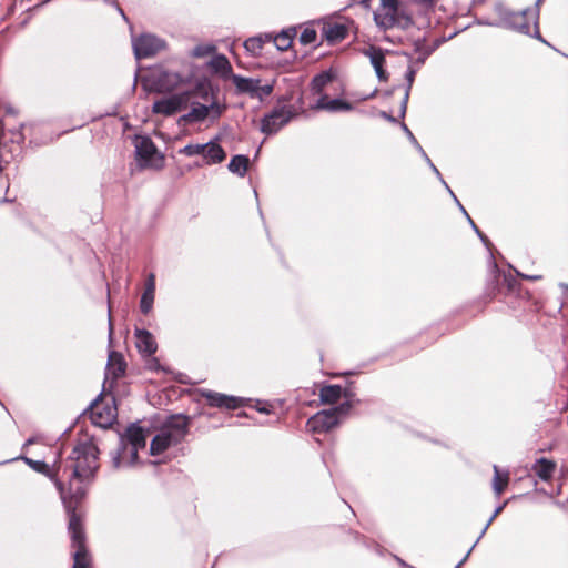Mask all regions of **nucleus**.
<instances>
[{"instance_id": "obj_28", "label": "nucleus", "mask_w": 568, "mask_h": 568, "mask_svg": "<svg viewBox=\"0 0 568 568\" xmlns=\"http://www.w3.org/2000/svg\"><path fill=\"white\" fill-rule=\"evenodd\" d=\"M293 34L291 31H284L274 38L276 48L284 51L291 47Z\"/></svg>"}, {"instance_id": "obj_42", "label": "nucleus", "mask_w": 568, "mask_h": 568, "mask_svg": "<svg viewBox=\"0 0 568 568\" xmlns=\"http://www.w3.org/2000/svg\"><path fill=\"white\" fill-rule=\"evenodd\" d=\"M501 510V507L497 508L494 516H496Z\"/></svg>"}, {"instance_id": "obj_20", "label": "nucleus", "mask_w": 568, "mask_h": 568, "mask_svg": "<svg viewBox=\"0 0 568 568\" xmlns=\"http://www.w3.org/2000/svg\"><path fill=\"white\" fill-rule=\"evenodd\" d=\"M125 438L128 440L129 446L135 447V448H144L146 444V436L143 432V429L136 425H131L126 429Z\"/></svg>"}, {"instance_id": "obj_35", "label": "nucleus", "mask_w": 568, "mask_h": 568, "mask_svg": "<svg viewBox=\"0 0 568 568\" xmlns=\"http://www.w3.org/2000/svg\"><path fill=\"white\" fill-rule=\"evenodd\" d=\"M541 276L539 275H531V276H527V278H530V280H539Z\"/></svg>"}, {"instance_id": "obj_16", "label": "nucleus", "mask_w": 568, "mask_h": 568, "mask_svg": "<svg viewBox=\"0 0 568 568\" xmlns=\"http://www.w3.org/2000/svg\"><path fill=\"white\" fill-rule=\"evenodd\" d=\"M210 68L223 80H233L235 75L227 58L223 54L215 55L210 61Z\"/></svg>"}, {"instance_id": "obj_5", "label": "nucleus", "mask_w": 568, "mask_h": 568, "mask_svg": "<svg viewBox=\"0 0 568 568\" xmlns=\"http://www.w3.org/2000/svg\"><path fill=\"white\" fill-rule=\"evenodd\" d=\"M142 87L148 92H170L184 84L183 78L163 68H153L142 77Z\"/></svg>"}, {"instance_id": "obj_25", "label": "nucleus", "mask_w": 568, "mask_h": 568, "mask_svg": "<svg viewBox=\"0 0 568 568\" xmlns=\"http://www.w3.org/2000/svg\"><path fill=\"white\" fill-rule=\"evenodd\" d=\"M494 471L493 489L495 494L499 496L509 483V474L507 471L501 473L497 466H494Z\"/></svg>"}, {"instance_id": "obj_36", "label": "nucleus", "mask_w": 568, "mask_h": 568, "mask_svg": "<svg viewBox=\"0 0 568 568\" xmlns=\"http://www.w3.org/2000/svg\"><path fill=\"white\" fill-rule=\"evenodd\" d=\"M258 410L262 413H268V409L265 406L258 407Z\"/></svg>"}, {"instance_id": "obj_6", "label": "nucleus", "mask_w": 568, "mask_h": 568, "mask_svg": "<svg viewBox=\"0 0 568 568\" xmlns=\"http://www.w3.org/2000/svg\"><path fill=\"white\" fill-rule=\"evenodd\" d=\"M69 514V530L72 538V545L75 548L73 554V568H89L91 559L84 546V534L81 524V517L77 511Z\"/></svg>"}, {"instance_id": "obj_2", "label": "nucleus", "mask_w": 568, "mask_h": 568, "mask_svg": "<svg viewBox=\"0 0 568 568\" xmlns=\"http://www.w3.org/2000/svg\"><path fill=\"white\" fill-rule=\"evenodd\" d=\"M98 454L97 446L91 442L75 446L69 457L68 467L72 470L69 490L65 491L61 481L55 480L68 513L75 511V506L85 496L82 483L90 479L98 469Z\"/></svg>"}, {"instance_id": "obj_3", "label": "nucleus", "mask_w": 568, "mask_h": 568, "mask_svg": "<svg viewBox=\"0 0 568 568\" xmlns=\"http://www.w3.org/2000/svg\"><path fill=\"white\" fill-rule=\"evenodd\" d=\"M374 20L383 30L394 27L406 28L412 23L409 16L397 0H381V6L374 12Z\"/></svg>"}, {"instance_id": "obj_33", "label": "nucleus", "mask_w": 568, "mask_h": 568, "mask_svg": "<svg viewBox=\"0 0 568 568\" xmlns=\"http://www.w3.org/2000/svg\"><path fill=\"white\" fill-rule=\"evenodd\" d=\"M300 40L304 44L313 43L316 40V32H315V30H313V29H305L302 32V34L300 37Z\"/></svg>"}, {"instance_id": "obj_17", "label": "nucleus", "mask_w": 568, "mask_h": 568, "mask_svg": "<svg viewBox=\"0 0 568 568\" xmlns=\"http://www.w3.org/2000/svg\"><path fill=\"white\" fill-rule=\"evenodd\" d=\"M135 344L140 353L145 355H152L156 351V343L154 337L148 332L143 329H138L135 332Z\"/></svg>"}, {"instance_id": "obj_7", "label": "nucleus", "mask_w": 568, "mask_h": 568, "mask_svg": "<svg viewBox=\"0 0 568 568\" xmlns=\"http://www.w3.org/2000/svg\"><path fill=\"white\" fill-rule=\"evenodd\" d=\"M134 146L136 160L142 168L160 169L163 166L164 158L156 150L152 140L148 136H135Z\"/></svg>"}, {"instance_id": "obj_4", "label": "nucleus", "mask_w": 568, "mask_h": 568, "mask_svg": "<svg viewBox=\"0 0 568 568\" xmlns=\"http://www.w3.org/2000/svg\"><path fill=\"white\" fill-rule=\"evenodd\" d=\"M187 419L184 416H172L161 433L151 443V454L158 455L164 452L173 443H178L185 434Z\"/></svg>"}, {"instance_id": "obj_26", "label": "nucleus", "mask_w": 568, "mask_h": 568, "mask_svg": "<svg viewBox=\"0 0 568 568\" xmlns=\"http://www.w3.org/2000/svg\"><path fill=\"white\" fill-rule=\"evenodd\" d=\"M556 465L547 459H539L534 469L536 474L544 480L549 479L552 476Z\"/></svg>"}, {"instance_id": "obj_23", "label": "nucleus", "mask_w": 568, "mask_h": 568, "mask_svg": "<svg viewBox=\"0 0 568 568\" xmlns=\"http://www.w3.org/2000/svg\"><path fill=\"white\" fill-rule=\"evenodd\" d=\"M342 396V387L338 385H327L322 387L320 397L325 404H334Z\"/></svg>"}, {"instance_id": "obj_11", "label": "nucleus", "mask_w": 568, "mask_h": 568, "mask_svg": "<svg viewBox=\"0 0 568 568\" xmlns=\"http://www.w3.org/2000/svg\"><path fill=\"white\" fill-rule=\"evenodd\" d=\"M164 48V41L152 34H143L133 39V50L138 59L152 57Z\"/></svg>"}, {"instance_id": "obj_14", "label": "nucleus", "mask_w": 568, "mask_h": 568, "mask_svg": "<svg viewBox=\"0 0 568 568\" xmlns=\"http://www.w3.org/2000/svg\"><path fill=\"white\" fill-rule=\"evenodd\" d=\"M115 408L104 405L103 403H95L91 408V419L100 427L110 426L115 419Z\"/></svg>"}, {"instance_id": "obj_21", "label": "nucleus", "mask_w": 568, "mask_h": 568, "mask_svg": "<svg viewBox=\"0 0 568 568\" xmlns=\"http://www.w3.org/2000/svg\"><path fill=\"white\" fill-rule=\"evenodd\" d=\"M125 371V363L121 354L116 352H111L109 355L108 363V372L113 375V377L121 376Z\"/></svg>"}, {"instance_id": "obj_38", "label": "nucleus", "mask_w": 568, "mask_h": 568, "mask_svg": "<svg viewBox=\"0 0 568 568\" xmlns=\"http://www.w3.org/2000/svg\"><path fill=\"white\" fill-rule=\"evenodd\" d=\"M471 226H473V227H475V231H476V232H479V229H478V227H476V224H475V223H471Z\"/></svg>"}, {"instance_id": "obj_8", "label": "nucleus", "mask_w": 568, "mask_h": 568, "mask_svg": "<svg viewBox=\"0 0 568 568\" xmlns=\"http://www.w3.org/2000/svg\"><path fill=\"white\" fill-rule=\"evenodd\" d=\"M180 153L186 156L201 155L204 164L212 165L225 160L226 153L216 140L204 144L191 143L185 145Z\"/></svg>"}, {"instance_id": "obj_39", "label": "nucleus", "mask_w": 568, "mask_h": 568, "mask_svg": "<svg viewBox=\"0 0 568 568\" xmlns=\"http://www.w3.org/2000/svg\"><path fill=\"white\" fill-rule=\"evenodd\" d=\"M471 226H473V227H475V231H476V232H479V229H478V227H476V224H475V223H471Z\"/></svg>"}, {"instance_id": "obj_1", "label": "nucleus", "mask_w": 568, "mask_h": 568, "mask_svg": "<svg viewBox=\"0 0 568 568\" xmlns=\"http://www.w3.org/2000/svg\"><path fill=\"white\" fill-rule=\"evenodd\" d=\"M189 105H191L190 112L182 116L187 123L202 122L206 119L215 121L225 110V105L217 101L211 82L201 79L182 92L155 101L152 111L170 116L185 110Z\"/></svg>"}, {"instance_id": "obj_22", "label": "nucleus", "mask_w": 568, "mask_h": 568, "mask_svg": "<svg viewBox=\"0 0 568 568\" xmlns=\"http://www.w3.org/2000/svg\"><path fill=\"white\" fill-rule=\"evenodd\" d=\"M317 109H324L328 111H342V110H349L351 105L347 102H344L342 100L335 99V100H328L327 97H322L316 103Z\"/></svg>"}, {"instance_id": "obj_41", "label": "nucleus", "mask_w": 568, "mask_h": 568, "mask_svg": "<svg viewBox=\"0 0 568 568\" xmlns=\"http://www.w3.org/2000/svg\"><path fill=\"white\" fill-rule=\"evenodd\" d=\"M109 320L111 321L110 317H109ZM112 331H113V327H112V324L110 323V335L112 334Z\"/></svg>"}, {"instance_id": "obj_40", "label": "nucleus", "mask_w": 568, "mask_h": 568, "mask_svg": "<svg viewBox=\"0 0 568 568\" xmlns=\"http://www.w3.org/2000/svg\"><path fill=\"white\" fill-rule=\"evenodd\" d=\"M471 226H473V227H475V231H476V232H479V229H478V227H476V224H475V223H471Z\"/></svg>"}, {"instance_id": "obj_32", "label": "nucleus", "mask_w": 568, "mask_h": 568, "mask_svg": "<svg viewBox=\"0 0 568 568\" xmlns=\"http://www.w3.org/2000/svg\"><path fill=\"white\" fill-rule=\"evenodd\" d=\"M154 293L144 292L141 297L140 307L144 314H148L153 305Z\"/></svg>"}, {"instance_id": "obj_29", "label": "nucleus", "mask_w": 568, "mask_h": 568, "mask_svg": "<svg viewBox=\"0 0 568 568\" xmlns=\"http://www.w3.org/2000/svg\"><path fill=\"white\" fill-rule=\"evenodd\" d=\"M24 462L32 468L34 469L38 473H41L48 477H51L53 478L54 475L52 474L50 467L48 464H45L44 462H40V460H33V459H30V458H24Z\"/></svg>"}, {"instance_id": "obj_9", "label": "nucleus", "mask_w": 568, "mask_h": 568, "mask_svg": "<svg viewBox=\"0 0 568 568\" xmlns=\"http://www.w3.org/2000/svg\"><path fill=\"white\" fill-rule=\"evenodd\" d=\"M232 82L237 94H247L260 100L268 97L274 89V81L262 83L260 79L244 78L237 74L233 77Z\"/></svg>"}, {"instance_id": "obj_34", "label": "nucleus", "mask_w": 568, "mask_h": 568, "mask_svg": "<svg viewBox=\"0 0 568 568\" xmlns=\"http://www.w3.org/2000/svg\"><path fill=\"white\" fill-rule=\"evenodd\" d=\"M144 292L154 293L155 292V276L154 274H150L146 282V287Z\"/></svg>"}, {"instance_id": "obj_43", "label": "nucleus", "mask_w": 568, "mask_h": 568, "mask_svg": "<svg viewBox=\"0 0 568 568\" xmlns=\"http://www.w3.org/2000/svg\"><path fill=\"white\" fill-rule=\"evenodd\" d=\"M407 98H408V93L405 94V100H404V103H406L407 101Z\"/></svg>"}, {"instance_id": "obj_37", "label": "nucleus", "mask_w": 568, "mask_h": 568, "mask_svg": "<svg viewBox=\"0 0 568 568\" xmlns=\"http://www.w3.org/2000/svg\"><path fill=\"white\" fill-rule=\"evenodd\" d=\"M471 226H473V227H475V231H476V232H479V229H478V227H476V224H475V223H471Z\"/></svg>"}, {"instance_id": "obj_31", "label": "nucleus", "mask_w": 568, "mask_h": 568, "mask_svg": "<svg viewBox=\"0 0 568 568\" xmlns=\"http://www.w3.org/2000/svg\"><path fill=\"white\" fill-rule=\"evenodd\" d=\"M245 49L254 55H257L263 47V40L261 37L250 38L244 42Z\"/></svg>"}, {"instance_id": "obj_44", "label": "nucleus", "mask_w": 568, "mask_h": 568, "mask_svg": "<svg viewBox=\"0 0 568 568\" xmlns=\"http://www.w3.org/2000/svg\"><path fill=\"white\" fill-rule=\"evenodd\" d=\"M361 2H363V3H364V2H366V0H361Z\"/></svg>"}, {"instance_id": "obj_18", "label": "nucleus", "mask_w": 568, "mask_h": 568, "mask_svg": "<svg viewBox=\"0 0 568 568\" xmlns=\"http://www.w3.org/2000/svg\"><path fill=\"white\" fill-rule=\"evenodd\" d=\"M323 32L328 41L338 42L346 38L348 28L343 22H327L323 27Z\"/></svg>"}, {"instance_id": "obj_24", "label": "nucleus", "mask_w": 568, "mask_h": 568, "mask_svg": "<svg viewBox=\"0 0 568 568\" xmlns=\"http://www.w3.org/2000/svg\"><path fill=\"white\" fill-rule=\"evenodd\" d=\"M248 166V158L245 155H235L229 163V170L240 176H244Z\"/></svg>"}, {"instance_id": "obj_12", "label": "nucleus", "mask_w": 568, "mask_h": 568, "mask_svg": "<svg viewBox=\"0 0 568 568\" xmlns=\"http://www.w3.org/2000/svg\"><path fill=\"white\" fill-rule=\"evenodd\" d=\"M363 53L369 58V61L375 69L376 75L379 80L386 81L388 75L386 70L384 69V64L386 61V53L381 48L369 45L368 48L364 49Z\"/></svg>"}, {"instance_id": "obj_19", "label": "nucleus", "mask_w": 568, "mask_h": 568, "mask_svg": "<svg viewBox=\"0 0 568 568\" xmlns=\"http://www.w3.org/2000/svg\"><path fill=\"white\" fill-rule=\"evenodd\" d=\"M139 449L140 448L123 445L121 452L116 457L113 458L114 467H120L122 465H133L138 459Z\"/></svg>"}, {"instance_id": "obj_30", "label": "nucleus", "mask_w": 568, "mask_h": 568, "mask_svg": "<svg viewBox=\"0 0 568 568\" xmlns=\"http://www.w3.org/2000/svg\"><path fill=\"white\" fill-rule=\"evenodd\" d=\"M215 49L216 48L213 44L201 43V44L195 45L192 49L191 55L193 58H204V57H207V55L212 54L215 51Z\"/></svg>"}, {"instance_id": "obj_13", "label": "nucleus", "mask_w": 568, "mask_h": 568, "mask_svg": "<svg viewBox=\"0 0 568 568\" xmlns=\"http://www.w3.org/2000/svg\"><path fill=\"white\" fill-rule=\"evenodd\" d=\"M203 396L209 404L214 407L235 409L243 405L244 399L241 397L227 396L215 392H205Z\"/></svg>"}, {"instance_id": "obj_27", "label": "nucleus", "mask_w": 568, "mask_h": 568, "mask_svg": "<svg viewBox=\"0 0 568 568\" xmlns=\"http://www.w3.org/2000/svg\"><path fill=\"white\" fill-rule=\"evenodd\" d=\"M333 75L331 72H323L316 75L312 81V90L315 93H321L322 90L332 81Z\"/></svg>"}, {"instance_id": "obj_10", "label": "nucleus", "mask_w": 568, "mask_h": 568, "mask_svg": "<svg viewBox=\"0 0 568 568\" xmlns=\"http://www.w3.org/2000/svg\"><path fill=\"white\" fill-rule=\"evenodd\" d=\"M349 405H341L331 410H322L311 417L307 422V427L314 433L328 432L338 424V414L347 412Z\"/></svg>"}, {"instance_id": "obj_15", "label": "nucleus", "mask_w": 568, "mask_h": 568, "mask_svg": "<svg viewBox=\"0 0 568 568\" xmlns=\"http://www.w3.org/2000/svg\"><path fill=\"white\" fill-rule=\"evenodd\" d=\"M290 120V115L283 109L276 110L262 121V131L265 133H275Z\"/></svg>"}]
</instances>
